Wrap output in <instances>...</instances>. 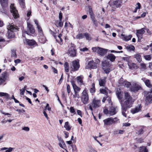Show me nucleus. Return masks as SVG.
<instances>
[{
    "label": "nucleus",
    "mask_w": 152,
    "mask_h": 152,
    "mask_svg": "<svg viewBox=\"0 0 152 152\" xmlns=\"http://www.w3.org/2000/svg\"><path fill=\"white\" fill-rule=\"evenodd\" d=\"M124 101L121 102V112L122 115L126 117V114L128 113L127 109L132 107L134 102V100L130 96L129 93L125 91L124 92Z\"/></svg>",
    "instance_id": "nucleus-1"
},
{
    "label": "nucleus",
    "mask_w": 152,
    "mask_h": 152,
    "mask_svg": "<svg viewBox=\"0 0 152 152\" xmlns=\"http://www.w3.org/2000/svg\"><path fill=\"white\" fill-rule=\"evenodd\" d=\"M102 67L104 72L108 74L109 72L113 70L112 65L110 61L106 60H103L102 63Z\"/></svg>",
    "instance_id": "nucleus-2"
},
{
    "label": "nucleus",
    "mask_w": 152,
    "mask_h": 152,
    "mask_svg": "<svg viewBox=\"0 0 152 152\" xmlns=\"http://www.w3.org/2000/svg\"><path fill=\"white\" fill-rule=\"evenodd\" d=\"M8 29V37L9 38H14L15 37L13 32L16 31L18 30V28L15 25L9 24L7 26Z\"/></svg>",
    "instance_id": "nucleus-3"
},
{
    "label": "nucleus",
    "mask_w": 152,
    "mask_h": 152,
    "mask_svg": "<svg viewBox=\"0 0 152 152\" xmlns=\"http://www.w3.org/2000/svg\"><path fill=\"white\" fill-rule=\"evenodd\" d=\"M101 105V101L99 99L94 98L92 102L89 106V109L91 111L92 113L93 114V109H96L100 107Z\"/></svg>",
    "instance_id": "nucleus-4"
},
{
    "label": "nucleus",
    "mask_w": 152,
    "mask_h": 152,
    "mask_svg": "<svg viewBox=\"0 0 152 152\" xmlns=\"http://www.w3.org/2000/svg\"><path fill=\"white\" fill-rule=\"evenodd\" d=\"M105 125L110 126L112 124H115L119 123V120L116 117L113 118L112 117L107 118L103 120Z\"/></svg>",
    "instance_id": "nucleus-5"
},
{
    "label": "nucleus",
    "mask_w": 152,
    "mask_h": 152,
    "mask_svg": "<svg viewBox=\"0 0 152 152\" xmlns=\"http://www.w3.org/2000/svg\"><path fill=\"white\" fill-rule=\"evenodd\" d=\"M81 99L83 104H86L88 103L89 96L86 88L84 89L81 93Z\"/></svg>",
    "instance_id": "nucleus-6"
},
{
    "label": "nucleus",
    "mask_w": 152,
    "mask_h": 152,
    "mask_svg": "<svg viewBox=\"0 0 152 152\" xmlns=\"http://www.w3.org/2000/svg\"><path fill=\"white\" fill-rule=\"evenodd\" d=\"M94 52H96L99 55L103 56L107 53L108 50L99 47H94L92 48Z\"/></svg>",
    "instance_id": "nucleus-7"
},
{
    "label": "nucleus",
    "mask_w": 152,
    "mask_h": 152,
    "mask_svg": "<svg viewBox=\"0 0 152 152\" xmlns=\"http://www.w3.org/2000/svg\"><path fill=\"white\" fill-rule=\"evenodd\" d=\"M71 71H74L77 70L80 68V65L78 61L74 60L70 64Z\"/></svg>",
    "instance_id": "nucleus-8"
},
{
    "label": "nucleus",
    "mask_w": 152,
    "mask_h": 152,
    "mask_svg": "<svg viewBox=\"0 0 152 152\" xmlns=\"http://www.w3.org/2000/svg\"><path fill=\"white\" fill-rule=\"evenodd\" d=\"M67 53L70 56L75 57L76 56V51L74 46H71L68 50Z\"/></svg>",
    "instance_id": "nucleus-9"
},
{
    "label": "nucleus",
    "mask_w": 152,
    "mask_h": 152,
    "mask_svg": "<svg viewBox=\"0 0 152 152\" xmlns=\"http://www.w3.org/2000/svg\"><path fill=\"white\" fill-rule=\"evenodd\" d=\"M10 12L12 13V15L14 18H17L19 17V15L18 13L17 10L14 6V4H11L10 6Z\"/></svg>",
    "instance_id": "nucleus-10"
},
{
    "label": "nucleus",
    "mask_w": 152,
    "mask_h": 152,
    "mask_svg": "<svg viewBox=\"0 0 152 152\" xmlns=\"http://www.w3.org/2000/svg\"><path fill=\"white\" fill-rule=\"evenodd\" d=\"M121 0L110 1L109 2V4L114 8L119 7L121 6Z\"/></svg>",
    "instance_id": "nucleus-11"
},
{
    "label": "nucleus",
    "mask_w": 152,
    "mask_h": 152,
    "mask_svg": "<svg viewBox=\"0 0 152 152\" xmlns=\"http://www.w3.org/2000/svg\"><path fill=\"white\" fill-rule=\"evenodd\" d=\"M97 67V64L94 62L93 61H91L86 64L85 67L86 69H96Z\"/></svg>",
    "instance_id": "nucleus-12"
},
{
    "label": "nucleus",
    "mask_w": 152,
    "mask_h": 152,
    "mask_svg": "<svg viewBox=\"0 0 152 152\" xmlns=\"http://www.w3.org/2000/svg\"><path fill=\"white\" fill-rule=\"evenodd\" d=\"M133 85L134 86L132 87L131 88V90L132 91L136 92L138 90L142 89L140 85L136 83H133Z\"/></svg>",
    "instance_id": "nucleus-13"
},
{
    "label": "nucleus",
    "mask_w": 152,
    "mask_h": 152,
    "mask_svg": "<svg viewBox=\"0 0 152 152\" xmlns=\"http://www.w3.org/2000/svg\"><path fill=\"white\" fill-rule=\"evenodd\" d=\"M71 83L74 92L79 93L81 90V88L78 87L75 83V82L74 80H72Z\"/></svg>",
    "instance_id": "nucleus-14"
},
{
    "label": "nucleus",
    "mask_w": 152,
    "mask_h": 152,
    "mask_svg": "<svg viewBox=\"0 0 152 152\" xmlns=\"http://www.w3.org/2000/svg\"><path fill=\"white\" fill-rule=\"evenodd\" d=\"M145 32L144 28H142L136 31V35L138 39H141L142 38V35Z\"/></svg>",
    "instance_id": "nucleus-15"
},
{
    "label": "nucleus",
    "mask_w": 152,
    "mask_h": 152,
    "mask_svg": "<svg viewBox=\"0 0 152 152\" xmlns=\"http://www.w3.org/2000/svg\"><path fill=\"white\" fill-rule=\"evenodd\" d=\"M83 76L81 75L78 76L76 78L77 83L78 85L81 86L84 84L83 81Z\"/></svg>",
    "instance_id": "nucleus-16"
},
{
    "label": "nucleus",
    "mask_w": 152,
    "mask_h": 152,
    "mask_svg": "<svg viewBox=\"0 0 152 152\" xmlns=\"http://www.w3.org/2000/svg\"><path fill=\"white\" fill-rule=\"evenodd\" d=\"M152 100V91L148 93L146 97V102L147 104L150 103Z\"/></svg>",
    "instance_id": "nucleus-17"
},
{
    "label": "nucleus",
    "mask_w": 152,
    "mask_h": 152,
    "mask_svg": "<svg viewBox=\"0 0 152 152\" xmlns=\"http://www.w3.org/2000/svg\"><path fill=\"white\" fill-rule=\"evenodd\" d=\"M109 114L110 115H113L116 114L117 110L116 107H111L109 109Z\"/></svg>",
    "instance_id": "nucleus-18"
},
{
    "label": "nucleus",
    "mask_w": 152,
    "mask_h": 152,
    "mask_svg": "<svg viewBox=\"0 0 152 152\" xmlns=\"http://www.w3.org/2000/svg\"><path fill=\"white\" fill-rule=\"evenodd\" d=\"M58 140L59 141L58 145L59 146L62 148H64L66 147L65 142L61 137H58Z\"/></svg>",
    "instance_id": "nucleus-19"
},
{
    "label": "nucleus",
    "mask_w": 152,
    "mask_h": 152,
    "mask_svg": "<svg viewBox=\"0 0 152 152\" xmlns=\"http://www.w3.org/2000/svg\"><path fill=\"white\" fill-rule=\"evenodd\" d=\"M141 80L144 82L147 86L149 88L151 87L152 84L150 80L145 78H142Z\"/></svg>",
    "instance_id": "nucleus-20"
},
{
    "label": "nucleus",
    "mask_w": 152,
    "mask_h": 152,
    "mask_svg": "<svg viewBox=\"0 0 152 152\" xmlns=\"http://www.w3.org/2000/svg\"><path fill=\"white\" fill-rule=\"evenodd\" d=\"M141 107L140 105L138 107H137L134 108L132 109L131 110V112L132 114H135L140 111L141 110Z\"/></svg>",
    "instance_id": "nucleus-21"
},
{
    "label": "nucleus",
    "mask_w": 152,
    "mask_h": 152,
    "mask_svg": "<svg viewBox=\"0 0 152 152\" xmlns=\"http://www.w3.org/2000/svg\"><path fill=\"white\" fill-rule=\"evenodd\" d=\"M26 42L25 43L29 46H33L36 44V42L33 39H26Z\"/></svg>",
    "instance_id": "nucleus-22"
},
{
    "label": "nucleus",
    "mask_w": 152,
    "mask_h": 152,
    "mask_svg": "<svg viewBox=\"0 0 152 152\" xmlns=\"http://www.w3.org/2000/svg\"><path fill=\"white\" fill-rule=\"evenodd\" d=\"M123 78H121L120 79V83L122 84V85L124 86V87L129 88L130 87V86L131 84V83L128 82L126 81H124L122 83L121 82V81H123Z\"/></svg>",
    "instance_id": "nucleus-23"
},
{
    "label": "nucleus",
    "mask_w": 152,
    "mask_h": 152,
    "mask_svg": "<svg viewBox=\"0 0 152 152\" xmlns=\"http://www.w3.org/2000/svg\"><path fill=\"white\" fill-rule=\"evenodd\" d=\"M121 38L124 40L127 41H129L131 39L132 37L131 35H129L128 36H125L124 34H122L121 35Z\"/></svg>",
    "instance_id": "nucleus-24"
},
{
    "label": "nucleus",
    "mask_w": 152,
    "mask_h": 152,
    "mask_svg": "<svg viewBox=\"0 0 152 152\" xmlns=\"http://www.w3.org/2000/svg\"><path fill=\"white\" fill-rule=\"evenodd\" d=\"M107 77H105L103 79H100L98 80L99 84L100 86H104L106 83V79Z\"/></svg>",
    "instance_id": "nucleus-25"
},
{
    "label": "nucleus",
    "mask_w": 152,
    "mask_h": 152,
    "mask_svg": "<svg viewBox=\"0 0 152 152\" xmlns=\"http://www.w3.org/2000/svg\"><path fill=\"white\" fill-rule=\"evenodd\" d=\"M134 57L136 59L137 61L139 63L142 61V57L140 53H137L134 55Z\"/></svg>",
    "instance_id": "nucleus-26"
},
{
    "label": "nucleus",
    "mask_w": 152,
    "mask_h": 152,
    "mask_svg": "<svg viewBox=\"0 0 152 152\" xmlns=\"http://www.w3.org/2000/svg\"><path fill=\"white\" fill-rule=\"evenodd\" d=\"M28 30L31 33L34 34L35 32V30L33 26L30 23H27Z\"/></svg>",
    "instance_id": "nucleus-27"
},
{
    "label": "nucleus",
    "mask_w": 152,
    "mask_h": 152,
    "mask_svg": "<svg viewBox=\"0 0 152 152\" xmlns=\"http://www.w3.org/2000/svg\"><path fill=\"white\" fill-rule=\"evenodd\" d=\"M106 58L107 59L110 60L111 62H113L114 61L116 57L113 54H110L107 55Z\"/></svg>",
    "instance_id": "nucleus-28"
},
{
    "label": "nucleus",
    "mask_w": 152,
    "mask_h": 152,
    "mask_svg": "<svg viewBox=\"0 0 152 152\" xmlns=\"http://www.w3.org/2000/svg\"><path fill=\"white\" fill-rule=\"evenodd\" d=\"M13 148L10 147L9 148L3 147L0 148V151H5V152H11L13 150Z\"/></svg>",
    "instance_id": "nucleus-29"
},
{
    "label": "nucleus",
    "mask_w": 152,
    "mask_h": 152,
    "mask_svg": "<svg viewBox=\"0 0 152 152\" xmlns=\"http://www.w3.org/2000/svg\"><path fill=\"white\" fill-rule=\"evenodd\" d=\"M8 76V73L6 72H4L1 74L0 77L5 81Z\"/></svg>",
    "instance_id": "nucleus-30"
},
{
    "label": "nucleus",
    "mask_w": 152,
    "mask_h": 152,
    "mask_svg": "<svg viewBox=\"0 0 152 152\" xmlns=\"http://www.w3.org/2000/svg\"><path fill=\"white\" fill-rule=\"evenodd\" d=\"M71 95H72V97L73 99H74L75 100L76 98H79L80 97L79 94L76 92H74V94H73L72 93H71Z\"/></svg>",
    "instance_id": "nucleus-31"
},
{
    "label": "nucleus",
    "mask_w": 152,
    "mask_h": 152,
    "mask_svg": "<svg viewBox=\"0 0 152 152\" xmlns=\"http://www.w3.org/2000/svg\"><path fill=\"white\" fill-rule=\"evenodd\" d=\"M62 20H59L56 21V25L57 27H61L63 26V23L62 21Z\"/></svg>",
    "instance_id": "nucleus-32"
},
{
    "label": "nucleus",
    "mask_w": 152,
    "mask_h": 152,
    "mask_svg": "<svg viewBox=\"0 0 152 152\" xmlns=\"http://www.w3.org/2000/svg\"><path fill=\"white\" fill-rule=\"evenodd\" d=\"M139 152H148L146 147L144 146L140 147L139 148Z\"/></svg>",
    "instance_id": "nucleus-33"
},
{
    "label": "nucleus",
    "mask_w": 152,
    "mask_h": 152,
    "mask_svg": "<svg viewBox=\"0 0 152 152\" xmlns=\"http://www.w3.org/2000/svg\"><path fill=\"white\" fill-rule=\"evenodd\" d=\"M64 127L67 131H69L71 129V127H70L69 125L68 122L67 121L65 123Z\"/></svg>",
    "instance_id": "nucleus-34"
},
{
    "label": "nucleus",
    "mask_w": 152,
    "mask_h": 152,
    "mask_svg": "<svg viewBox=\"0 0 152 152\" xmlns=\"http://www.w3.org/2000/svg\"><path fill=\"white\" fill-rule=\"evenodd\" d=\"M110 91L107 88H105L104 89H100V91L101 93L106 95L107 94L108 91Z\"/></svg>",
    "instance_id": "nucleus-35"
},
{
    "label": "nucleus",
    "mask_w": 152,
    "mask_h": 152,
    "mask_svg": "<svg viewBox=\"0 0 152 152\" xmlns=\"http://www.w3.org/2000/svg\"><path fill=\"white\" fill-rule=\"evenodd\" d=\"M64 67L65 71L66 72H68L69 71V64L67 62L65 63Z\"/></svg>",
    "instance_id": "nucleus-36"
},
{
    "label": "nucleus",
    "mask_w": 152,
    "mask_h": 152,
    "mask_svg": "<svg viewBox=\"0 0 152 152\" xmlns=\"http://www.w3.org/2000/svg\"><path fill=\"white\" fill-rule=\"evenodd\" d=\"M90 92L92 94L94 93L95 92V84L93 83L92 85V88L90 90Z\"/></svg>",
    "instance_id": "nucleus-37"
},
{
    "label": "nucleus",
    "mask_w": 152,
    "mask_h": 152,
    "mask_svg": "<svg viewBox=\"0 0 152 152\" xmlns=\"http://www.w3.org/2000/svg\"><path fill=\"white\" fill-rule=\"evenodd\" d=\"M116 94L118 99H122V94L120 91H117Z\"/></svg>",
    "instance_id": "nucleus-38"
},
{
    "label": "nucleus",
    "mask_w": 152,
    "mask_h": 152,
    "mask_svg": "<svg viewBox=\"0 0 152 152\" xmlns=\"http://www.w3.org/2000/svg\"><path fill=\"white\" fill-rule=\"evenodd\" d=\"M88 9L89 12L90 14V15L91 18H92V17H94L91 7L90 6H89Z\"/></svg>",
    "instance_id": "nucleus-39"
},
{
    "label": "nucleus",
    "mask_w": 152,
    "mask_h": 152,
    "mask_svg": "<svg viewBox=\"0 0 152 152\" xmlns=\"http://www.w3.org/2000/svg\"><path fill=\"white\" fill-rule=\"evenodd\" d=\"M1 3L2 7H5L7 6V0H1Z\"/></svg>",
    "instance_id": "nucleus-40"
},
{
    "label": "nucleus",
    "mask_w": 152,
    "mask_h": 152,
    "mask_svg": "<svg viewBox=\"0 0 152 152\" xmlns=\"http://www.w3.org/2000/svg\"><path fill=\"white\" fill-rule=\"evenodd\" d=\"M11 56L15 58L17 56L16 53V50L14 49H12L11 50Z\"/></svg>",
    "instance_id": "nucleus-41"
},
{
    "label": "nucleus",
    "mask_w": 152,
    "mask_h": 152,
    "mask_svg": "<svg viewBox=\"0 0 152 152\" xmlns=\"http://www.w3.org/2000/svg\"><path fill=\"white\" fill-rule=\"evenodd\" d=\"M84 34H79L76 36V38L77 39H82L84 37Z\"/></svg>",
    "instance_id": "nucleus-42"
},
{
    "label": "nucleus",
    "mask_w": 152,
    "mask_h": 152,
    "mask_svg": "<svg viewBox=\"0 0 152 152\" xmlns=\"http://www.w3.org/2000/svg\"><path fill=\"white\" fill-rule=\"evenodd\" d=\"M9 95L8 94L6 93L0 92V97L4 96L7 98L9 97Z\"/></svg>",
    "instance_id": "nucleus-43"
},
{
    "label": "nucleus",
    "mask_w": 152,
    "mask_h": 152,
    "mask_svg": "<svg viewBox=\"0 0 152 152\" xmlns=\"http://www.w3.org/2000/svg\"><path fill=\"white\" fill-rule=\"evenodd\" d=\"M39 41L43 44L45 43L46 41V38L45 37L43 36V37H40L39 39Z\"/></svg>",
    "instance_id": "nucleus-44"
},
{
    "label": "nucleus",
    "mask_w": 152,
    "mask_h": 152,
    "mask_svg": "<svg viewBox=\"0 0 152 152\" xmlns=\"http://www.w3.org/2000/svg\"><path fill=\"white\" fill-rule=\"evenodd\" d=\"M91 18L95 26H98V23L97 20L96 19L95 17H92V18Z\"/></svg>",
    "instance_id": "nucleus-45"
},
{
    "label": "nucleus",
    "mask_w": 152,
    "mask_h": 152,
    "mask_svg": "<svg viewBox=\"0 0 152 152\" xmlns=\"http://www.w3.org/2000/svg\"><path fill=\"white\" fill-rule=\"evenodd\" d=\"M144 58L146 60L150 61L151 58V55H147L144 56Z\"/></svg>",
    "instance_id": "nucleus-46"
},
{
    "label": "nucleus",
    "mask_w": 152,
    "mask_h": 152,
    "mask_svg": "<svg viewBox=\"0 0 152 152\" xmlns=\"http://www.w3.org/2000/svg\"><path fill=\"white\" fill-rule=\"evenodd\" d=\"M140 66L141 69L145 70L146 69V65L143 62L141 63L140 64Z\"/></svg>",
    "instance_id": "nucleus-47"
},
{
    "label": "nucleus",
    "mask_w": 152,
    "mask_h": 152,
    "mask_svg": "<svg viewBox=\"0 0 152 152\" xmlns=\"http://www.w3.org/2000/svg\"><path fill=\"white\" fill-rule=\"evenodd\" d=\"M18 1L20 4L21 6L24 7L25 4L24 0H18Z\"/></svg>",
    "instance_id": "nucleus-48"
},
{
    "label": "nucleus",
    "mask_w": 152,
    "mask_h": 152,
    "mask_svg": "<svg viewBox=\"0 0 152 152\" xmlns=\"http://www.w3.org/2000/svg\"><path fill=\"white\" fill-rule=\"evenodd\" d=\"M66 89L67 92L69 95L71 92V89L70 86L69 84H67Z\"/></svg>",
    "instance_id": "nucleus-49"
},
{
    "label": "nucleus",
    "mask_w": 152,
    "mask_h": 152,
    "mask_svg": "<svg viewBox=\"0 0 152 152\" xmlns=\"http://www.w3.org/2000/svg\"><path fill=\"white\" fill-rule=\"evenodd\" d=\"M127 48L129 50H134L135 49V48L134 46L132 45H130L127 46Z\"/></svg>",
    "instance_id": "nucleus-50"
},
{
    "label": "nucleus",
    "mask_w": 152,
    "mask_h": 152,
    "mask_svg": "<svg viewBox=\"0 0 152 152\" xmlns=\"http://www.w3.org/2000/svg\"><path fill=\"white\" fill-rule=\"evenodd\" d=\"M84 37H85L86 39L88 40H90L91 39V38L89 35V34L87 33H85L84 34Z\"/></svg>",
    "instance_id": "nucleus-51"
},
{
    "label": "nucleus",
    "mask_w": 152,
    "mask_h": 152,
    "mask_svg": "<svg viewBox=\"0 0 152 152\" xmlns=\"http://www.w3.org/2000/svg\"><path fill=\"white\" fill-rule=\"evenodd\" d=\"M106 98H107V100L108 101V103L110 105H112V103L111 100V98L110 97L108 96H107L106 97Z\"/></svg>",
    "instance_id": "nucleus-52"
},
{
    "label": "nucleus",
    "mask_w": 152,
    "mask_h": 152,
    "mask_svg": "<svg viewBox=\"0 0 152 152\" xmlns=\"http://www.w3.org/2000/svg\"><path fill=\"white\" fill-rule=\"evenodd\" d=\"M22 130H24L26 132H28L30 130V129L28 127L25 126L22 128Z\"/></svg>",
    "instance_id": "nucleus-53"
},
{
    "label": "nucleus",
    "mask_w": 152,
    "mask_h": 152,
    "mask_svg": "<svg viewBox=\"0 0 152 152\" xmlns=\"http://www.w3.org/2000/svg\"><path fill=\"white\" fill-rule=\"evenodd\" d=\"M49 104H47V105H46V106L45 107V110H48L49 111H50L51 110V108H50V107H49Z\"/></svg>",
    "instance_id": "nucleus-54"
},
{
    "label": "nucleus",
    "mask_w": 152,
    "mask_h": 152,
    "mask_svg": "<svg viewBox=\"0 0 152 152\" xmlns=\"http://www.w3.org/2000/svg\"><path fill=\"white\" fill-rule=\"evenodd\" d=\"M1 113L2 114L4 115H8V117H10L11 115V114H10L9 113H5L4 112H3V111H1Z\"/></svg>",
    "instance_id": "nucleus-55"
},
{
    "label": "nucleus",
    "mask_w": 152,
    "mask_h": 152,
    "mask_svg": "<svg viewBox=\"0 0 152 152\" xmlns=\"http://www.w3.org/2000/svg\"><path fill=\"white\" fill-rule=\"evenodd\" d=\"M103 112L104 113L106 114H109V110H108L107 109H105L104 110Z\"/></svg>",
    "instance_id": "nucleus-56"
},
{
    "label": "nucleus",
    "mask_w": 152,
    "mask_h": 152,
    "mask_svg": "<svg viewBox=\"0 0 152 152\" xmlns=\"http://www.w3.org/2000/svg\"><path fill=\"white\" fill-rule=\"evenodd\" d=\"M70 109L71 113H74L75 112L74 109L73 107H71Z\"/></svg>",
    "instance_id": "nucleus-57"
},
{
    "label": "nucleus",
    "mask_w": 152,
    "mask_h": 152,
    "mask_svg": "<svg viewBox=\"0 0 152 152\" xmlns=\"http://www.w3.org/2000/svg\"><path fill=\"white\" fill-rule=\"evenodd\" d=\"M63 132L65 136V138H68L69 137V133L68 132L66 131H64Z\"/></svg>",
    "instance_id": "nucleus-58"
},
{
    "label": "nucleus",
    "mask_w": 152,
    "mask_h": 152,
    "mask_svg": "<svg viewBox=\"0 0 152 152\" xmlns=\"http://www.w3.org/2000/svg\"><path fill=\"white\" fill-rule=\"evenodd\" d=\"M77 114L78 115H80L81 117H82V112L80 110H77Z\"/></svg>",
    "instance_id": "nucleus-59"
},
{
    "label": "nucleus",
    "mask_w": 152,
    "mask_h": 152,
    "mask_svg": "<svg viewBox=\"0 0 152 152\" xmlns=\"http://www.w3.org/2000/svg\"><path fill=\"white\" fill-rule=\"evenodd\" d=\"M37 28L38 30V33L43 31L42 29L40 26H38Z\"/></svg>",
    "instance_id": "nucleus-60"
},
{
    "label": "nucleus",
    "mask_w": 152,
    "mask_h": 152,
    "mask_svg": "<svg viewBox=\"0 0 152 152\" xmlns=\"http://www.w3.org/2000/svg\"><path fill=\"white\" fill-rule=\"evenodd\" d=\"M52 69L53 70V71L55 73H57L58 72V71L57 69H56L54 67H52Z\"/></svg>",
    "instance_id": "nucleus-61"
},
{
    "label": "nucleus",
    "mask_w": 152,
    "mask_h": 152,
    "mask_svg": "<svg viewBox=\"0 0 152 152\" xmlns=\"http://www.w3.org/2000/svg\"><path fill=\"white\" fill-rule=\"evenodd\" d=\"M25 90V89H21L20 90V95H23L24 94V93Z\"/></svg>",
    "instance_id": "nucleus-62"
},
{
    "label": "nucleus",
    "mask_w": 152,
    "mask_h": 152,
    "mask_svg": "<svg viewBox=\"0 0 152 152\" xmlns=\"http://www.w3.org/2000/svg\"><path fill=\"white\" fill-rule=\"evenodd\" d=\"M59 20H62V14L61 12H60L59 15Z\"/></svg>",
    "instance_id": "nucleus-63"
},
{
    "label": "nucleus",
    "mask_w": 152,
    "mask_h": 152,
    "mask_svg": "<svg viewBox=\"0 0 152 152\" xmlns=\"http://www.w3.org/2000/svg\"><path fill=\"white\" fill-rule=\"evenodd\" d=\"M88 152H97L93 148H90V150L88 151Z\"/></svg>",
    "instance_id": "nucleus-64"
}]
</instances>
